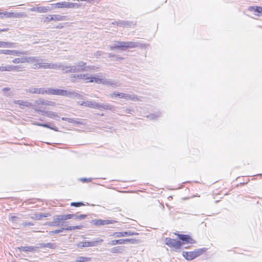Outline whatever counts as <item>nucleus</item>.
<instances>
[{"instance_id":"1","label":"nucleus","mask_w":262,"mask_h":262,"mask_svg":"<svg viewBox=\"0 0 262 262\" xmlns=\"http://www.w3.org/2000/svg\"><path fill=\"white\" fill-rule=\"evenodd\" d=\"M206 250L207 249L206 248H203L195 249L193 251H183L182 254L185 259L191 260L202 255Z\"/></svg>"},{"instance_id":"2","label":"nucleus","mask_w":262,"mask_h":262,"mask_svg":"<svg viewBox=\"0 0 262 262\" xmlns=\"http://www.w3.org/2000/svg\"><path fill=\"white\" fill-rule=\"evenodd\" d=\"M165 244L171 248L175 250H180L182 246V243L180 241H177L169 237L164 239Z\"/></svg>"},{"instance_id":"3","label":"nucleus","mask_w":262,"mask_h":262,"mask_svg":"<svg viewBox=\"0 0 262 262\" xmlns=\"http://www.w3.org/2000/svg\"><path fill=\"white\" fill-rule=\"evenodd\" d=\"M55 8H79L80 5L78 3H70L68 2H61L52 5Z\"/></svg>"},{"instance_id":"4","label":"nucleus","mask_w":262,"mask_h":262,"mask_svg":"<svg viewBox=\"0 0 262 262\" xmlns=\"http://www.w3.org/2000/svg\"><path fill=\"white\" fill-rule=\"evenodd\" d=\"M59 69H61L63 73H76L79 72V70L77 69L76 64L73 66H67L59 64Z\"/></svg>"},{"instance_id":"5","label":"nucleus","mask_w":262,"mask_h":262,"mask_svg":"<svg viewBox=\"0 0 262 262\" xmlns=\"http://www.w3.org/2000/svg\"><path fill=\"white\" fill-rule=\"evenodd\" d=\"M103 240L98 238L95 241L91 242H83L80 243L78 247L82 248L84 247H95L98 245V243L103 242Z\"/></svg>"},{"instance_id":"6","label":"nucleus","mask_w":262,"mask_h":262,"mask_svg":"<svg viewBox=\"0 0 262 262\" xmlns=\"http://www.w3.org/2000/svg\"><path fill=\"white\" fill-rule=\"evenodd\" d=\"M182 243V245L185 244H194L195 241L190 235L187 234H176Z\"/></svg>"},{"instance_id":"7","label":"nucleus","mask_w":262,"mask_h":262,"mask_svg":"<svg viewBox=\"0 0 262 262\" xmlns=\"http://www.w3.org/2000/svg\"><path fill=\"white\" fill-rule=\"evenodd\" d=\"M117 222L115 220H97L95 219L92 220L91 223H93L95 225L99 226L102 225H105L108 224H112Z\"/></svg>"},{"instance_id":"8","label":"nucleus","mask_w":262,"mask_h":262,"mask_svg":"<svg viewBox=\"0 0 262 262\" xmlns=\"http://www.w3.org/2000/svg\"><path fill=\"white\" fill-rule=\"evenodd\" d=\"M0 53L6 55L20 56V55L27 54V51H19L17 50H2Z\"/></svg>"},{"instance_id":"9","label":"nucleus","mask_w":262,"mask_h":262,"mask_svg":"<svg viewBox=\"0 0 262 262\" xmlns=\"http://www.w3.org/2000/svg\"><path fill=\"white\" fill-rule=\"evenodd\" d=\"M36 111L40 112L43 115H46V116L51 118H55L57 120H58L59 118V117L56 113L51 111L43 110L40 107H38Z\"/></svg>"},{"instance_id":"10","label":"nucleus","mask_w":262,"mask_h":262,"mask_svg":"<svg viewBox=\"0 0 262 262\" xmlns=\"http://www.w3.org/2000/svg\"><path fill=\"white\" fill-rule=\"evenodd\" d=\"M71 77L72 78L71 80L73 82H78V81L77 80V79H83V80H86L87 82L89 81V80L90 79V77H89L88 76V75L84 74L72 75Z\"/></svg>"},{"instance_id":"11","label":"nucleus","mask_w":262,"mask_h":262,"mask_svg":"<svg viewBox=\"0 0 262 262\" xmlns=\"http://www.w3.org/2000/svg\"><path fill=\"white\" fill-rule=\"evenodd\" d=\"M96 109L100 111L102 110H110L114 111L115 107L107 103H97Z\"/></svg>"},{"instance_id":"12","label":"nucleus","mask_w":262,"mask_h":262,"mask_svg":"<svg viewBox=\"0 0 262 262\" xmlns=\"http://www.w3.org/2000/svg\"><path fill=\"white\" fill-rule=\"evenodd\" d=\"M59 63H43L42 61L39 62L38 68L43 69H59Z\"/></svg>"},{"instance_id":"13","label":"nucleus","mask_w":262,"mask_h":262,"mask_svg":"<svg viewBox=\"0 0 262 262\" xmlns=\"http://www.w3.org/2000/svg\"><path fill=\"white\" fill-rule=\"evenodd\" d=\"M63 96H67L70 98H80L81 97V95L78 93H77L75 91L72 90H63Z\"/></svg>"},{"instance_id":"14","label":"nucleus","mask_w":262,"mask_h":262,"mask_svg":"<svg viewBox=\"0 0 262 262\" xmlns=\"http://www.w3.org/2000/svg\"><path fill=\"white\" fill-rule=\"evenodd\" d=\"M119 95L120 98H124L127 100H132L134 101L139 100L138 97L134 94H128L120 92Z\"/></svg>"},{"instance_id":"15","label":"nucleus","mask_w":262,"mask_h":262,"mask_svg":"<svg viewBox=\"0 0 262 262\" xmlns=\"http://www.w3.org/2000/svg\"><path fill=\"white\" fill-rule=\"evenodd\" d=\"M138 234L139 233L137 232L128 231L124 232H115L113 233V235L116 237H120L127 236L136 235Z\"/></svg>"},{"instance_id":"16","label":"nucleus","mask_w":262,"mask_h":262,"mask_svg":"<svg viewBox=\"0 0 262 262\" xmlns=\"http://www.w3.org/2000/svg\"><path fill=\"white\" fill-rule=\"evenodd\" d=\"M38 247L34 246H21L20 247H17L15 250L17 252L24 251V252H34L37 250Z\"/></svg>"},{"instance_id":"17","label":"nucleus","mask_w":262,"mask_h":262,"mask_svg":"<svg viewBox=\"0 0 262 262\" xmlns=\"http://www.w3.org/2000/svg\"><path fill=\"white\" fill-rule=\"evenodd\" d=\"M124 50H126L127 48H134L138 47H145V45L143 46L142 45V44H140L139 42H135L133 41H127V42H124Z\"/></svg>"},{"instance_id":"18","label":"nucleus","mask_w":262,"mask_h":262,"mask_svg":"<svg viewBox=\"0 0 262 262\" xmlns=\"http://www.w3.org/2000/svg\"><path fill=\"white\" fill-rule=\"evenodd\" d=\"M30 11H35L38 13H46L49 10H50L49 8L47 7H33L29 9Z\"/></svg>"},{"instance_id":"19","label":"nucleus","mask_w":262,"mask_h":262,"mask_svg":"<svg viewBox=\"0 0 262 262\" xmlns=\"http://www.w3.org/2000/svg\"><path fill=\"white\" fill-rule=\"evenodd\" d=\"M35 103L36 104V105H37H37L53 106L55 104V102H54L53 101H48V100H44L41 99H39L38 100H36L35 101Z\"/></svg>"},{"instance_id":"20","label":"nucleus","mask_w":262,"mask_h":262,"mask_svg":"<svg viewBox=\"0 0 262 262\" xmlns=\"http://www.w3.org/2000/svg\"><path fill=\"white\" fill-rule=\"evenodd\" d=\"M124 41H115L114 45L110 47L111 50H114L115 49L124 50Z\"/></svg>"},{"instance_id":"21","label":"nucleus","mask_w":262,"mask_h":262,"mask_svg":"<svg viewBox=\"0 0 262 262\" xmlns=\"http://www.w3.org/2000/svg\"><path fill=\"white\" fill-rule=\"evenodd\" d=\"M61 221L60 215L55 216L53 217V221L48 223V225L50 226H59Z\"/></svg>"},{"instance_id":"22","label":"nucleus","mask_w":262,"mask_h":262,"mask_svg":"<svg viewBox=\"0 0 262 262\" xmlns=\"http://www.w3.org/2000/svg\"><path fill=\"white\" fill-rule=\"evenodd\" d=\"M103 84L111 86L113 88L120 86V84L118 81L112 79H105Z\"/></svg>"},{"instance_id":"23","label":"nucleus","mask_w":262,"mask_h":262,"mask_svg":"<svg viewBox=\"0 0 262 262\" xmlns=\"http://www.w3.org/2000/svg\"><path fill=\"white\" fill-rule=\"evenodd\" d=\"M77 69L79 70V72L88 70V68H86V63L83 61H79L75 63Z\"/></svg>"},{"instance_id":"24","label":"nucleus","mask_w":262,"mask_h":262,"mask_svg":"<svg viewBox=\"0 0 262 262\" xmlns=\"http://www.w3.org/2000/svg\"><path fill=\"white\" fill-rule=\"evenodd\" d=\"M30 92L33 94H48V89H45L43 88H36V89H32L30 90Z\"/></svg>"},{"instance_id":"25","label":"nucleus","mask_w":262,"mask_h":262,"mask_svg":"<svg viewBox=\"0 0 262 262\" xmlns=\"http://www.w3.org/2000/svg\"><path fill=\"white\" fill-rule=\"evenodd\" d=\"M119 26L123 27H130L134 26L135 24L132 21L119 20Z\"/></svg>"},{"instance_id":"26","label":"nucleus","mask_w":262,"mask_h":262,"mask_svg":"<svg viewBox=\"0 0 262 262\" xmlns=\"http://www.w3.org/2000/svg\"><path fill=\"white\" fill-rule=\"evenodd\" d=\"M63 90L48 89V94L63 96Z\"/></svg>"},{"instance_id":"27","label":"nucleus","mask_w":262,"mask_h":262,"mask_svg":"<svg viewBox=\"0 0 262 262\" xmlns=\"http://www.w3.org/2000/svg\"><path fill=\"white\" fill-rule=\"evenodd\" d=\"M10 16H8V17H13L15 18H24L28 16L27 14L24 12H17V13H9Z\"/></svg>"},{"instance_id":"28","label":"nucleus","mask_w":262,"mask_h":262,"mask_svg":"<svg viewBox=\"0 0 262 262\" xmlns=\"http://www.w3.org/2000/svg\"><path fill=\"white\" fill-rule=\"evenodd\" d=\"M0 47L4 48H16V43L0 41Z\"/></svg>"},{"instance_id":"29","label":"nucleus","mask_w":262,"mask_h":262,"mask_svg":"<svg viewBox=\"0 0 262 262\" xmlns=\"http://www.w3.org/2000/svg\"><path fill=\"white\" fill-rule=\"evenodd\" d=\"M97 102H94V101H86L85 102H83L82 103H81L82 105H84L87 107H89L92 108L96 109L97 106Z\"/></svg>"},{"instance_id":"30","label":"nucleus","mask_w":262,"mask_h":262,"mask_svg":"<svg viewBox=\"0 0 262 262\" xmlns=\"http://www.w3.org/2000/svg\"><path fill=\"white\" fill-rule=\"evenodd\" d=\"M7 71H22L23 67L20 66L8 65Z\"/></svg>"},{"instance_id":"31","label":"nucleus","mask_w":262,"mask_h":262,"mask_svg":"<svg viewBox=\"0 0 262 262\" xmlns=\"http://www.w3.org/2000/svg\"><path fill=\"white\" fill-rule=\"evenodd\" d=\"M20 106H26L29 108H32L34 109V110L36 111L37 110L38 106L37 105H35L32 104L31 103L28 102V101H23L20 103Z\"/></svg>"},{"instance_id":"32","label":"nucleus","mask_w":262,"mask_h":262,"mask_svg":"<svg viewBox=\"0 0 262 262\" xmlns=\"http://www.w3.org/2000/svg\"><path fill=\"white\" fill-rule=\"evenodd\" d=\"M40 248H48L50 249H55L56 247L55 243H40L39 244Z\"/></svg>"},{"instance_id":"33","label":"nucleus","mask_w":262,"mask_h":262,"mask_svg":"<svg viewBox=\"0 0 262 262\" xmlns=\"http://www.w3.org/2000/svg\"><path fill=\"white\" fill-rule=\"evenodd\" d=\"M40 61H42V60L37 56L26 57V62H38Z\"/></svg>"},{"instance_id":"34","label":"nucleus","mask_w":262,"mask_h":262,"mask_svg":"<svg viewBox=\"0 0 262 262\" xmlns=\"http://www.w3.org/2000/svg\"><path fill=\"white\" fill-rule=\"evenodd\" d=\"M124 251V249L123 247L118 246L116 247H114L111 249V252L113 253H121Z\"/></svg>"},{"instance_id":"35","label":"nucleus","mask_w":262,"mask_h":262,"mask_svg":"<svg viewBox=\"0 0 262 262\" xmlns=\"http://www.w3.org/2000/svg\"><path fill=\"white\" fill-rule=\"evenodd\" d=\"M53 21H62L67 19L66 16H62L60 15H52Z\"/></svg>"},{"instance_id":"36","label":"nucleus","mask_w":262,"mask_h":262,"mask_svg":"<svg viewBox=\"0 0 262 262\" xmlns=\"http://www.w3.org/2000/svg\"><path fill=\"white\" fill-rule=\"evenodd\" d=\"M125 243H126V240H125V239H120L117 240H113L111 241L109 244L112 245H116L118 244H124Z\"/></svg>"},{"instance_id":"37","label":"nucleus","mask_w":262,"mask_h":262,"mask_svg":"<svg viewBox=\"0 0 262 262\" xmlns=\"http://www.w3.org/2000/svg\"><path fill=\"white\" fill-rule=\"evenodd\" d=\"M104 79H100L97 77H90V79L89 80V82H93L95 81L97 83H102L104 84Z\"/></svg>"},{"instance_id":"38","label":"nucleus","mask_w":262,"mask_h":262,"mask_svg":"<svg viewBox=\"0 0 262 262\" xmlns=\"http://www.w3.org/2000/svg\"><path fill=\"white\" fill-rule=\"evenodd\" d=\"M14 63H25L26 62V57L22 58H16L12 60Z\"/></svg>"},{"instance_id":"39","label":"nucleus","mask_w":262,"mask_h":262,"mask_svg":"<svg viewBox=\"0 0 262 262\" xmlns=\"http://www.w3.org/2000/svg\"><path fill=\"white\" fill-rule=\"evenodd\" d=\"M91 260V258L90 257H85L83 256H79L77 257V259L76 260V262H85V261H89Z\"/></svg>"},{"instance_id":"40","label":"nucleus","mask_w":262,"mask_h":262,"mask_svg":"<svg viewBox=\"0 0 262 262\" xmlns=\"http://www.w3.org/2000/svg\"><path fill=\"white\" fill-rule=\"evenodd\" d=\"M61 221H65L73 217L74 214L60 215Z\"/></svg>"},{"instance_id":"41","label":"nucleus","mask_w":262,"mask_h":262,"mask_svg":"<svg viewBox=\"0 0 262 262\" xmlns=\"http://www.w3.org/2000/svg\"><path fill=\"white\" fill-rule=\"evenodd\" d=\"M251 9L253 10L254 12H257L260 15H262V7H251Z\"/></svg>"},{"instance_id":"42","label":"nucleus","mask_w":262,"mask_h":262,"mask_svg":"<svg viewBox=\"0 0 262 262\" xmlns=\"http://www.w3.org/2000/svg\"><path fill=\"white\" fill-rule=\"evenodd\" d=\"M160 116V113H158L155 114H150L148 116H147V117L149 118L150 120H155L157 119Z\"/></svg>"},{"instance_id":"43","label":"nucleus","mask_w":262,"mask_h":262,"mask_svg":"<svg viewBox=\"0 0 262 262\" xmlns=\"http://www.w3.org/2000/svg\"><path fill=\"white\" fill-rule=\"evenodd\" d=\"M49 216V214H42V213H39V214H36L35 215V219L36 220H40L42 217H47Z\"/></svg>"},{"instance_id":"44","label":"nucleus","mask_w":262,"mask_h":262,"mask_svg":"<svg viewBox=\"0 0 262 262\" xmlns=\"http://www.w3.org/2000/svg\"><path fill=\"white\" fill-rule=\"evenodd\" d=\"M64 231V229H63V228H61L60 229H58V230H54V231H50L49 232V234L50 235H53V234H58V233H59L62 231Z\"/></svg>"},{"instance_id":"45","label":"nucleus","mask_w":262,"mask_h":262,"mask_svg":"<svg viewBox=\"0 0 262 262\" xmlns=\"http://www.w3.org/2000/svg\"><path fill=\"white\" fill-rule=\"evenodd\" d=\"M84 205V204L81 202H72L71 204V206H74L76 207H80Z\"/></svg>"},{"instance_id":"46","label":"nucleus","mask_w":262,"mask_h":262,"mask_svg":"<svg viewBox=\"0 0 262 262\" xmlns=\"http://www.w3.org/2000/svg\"><path fill=\"white\" fill-rule=\"evenodd\" d=\"M125 240H126V243H132L133 244H136L139 243V240L136 239H133V238L128 239V238H127V239H125Z\"/></svg>"},{"instance_id":"47","label":"nucleus","mask_w":262,"mask_h":262,"mask_svg":"<svg viewBox=\"0 0 262 262\" xmlns=\"http://www.w3.org/2000/svg\"><path fill=\"white\" fill-rule=\"evenodd\" d=\"M119 94H120V92H115L113 93H111L109 96L111 98L115 99L117 97H119Z\"/></svg>"},{"instance_id":"48","label":"nucleus","mask_w":262,"mask_h":262,"mask_svg":"<svg viewBox=\"0 0 262 262\" xmlns=\"http://www.w3.org/2000/svg\"><path fill=\"white\" fill-rule=\"evenodd\" d=\"M69 122H70V123H72L73 124H82L81 122L78 121L76 119L71 118H70Z\"/></svg>"},{"instance_id":"49","label":"nucleus","mask_w":262,"mask_h":262,"mask_svg":"<svg viewBox=\"0 0 262 262\" xmlns=\"http://www.w3.org/2000/svg\"><path fill=\"white\" fill-rule=\"evenodd\" d=\"M53 20V16L52 15H48L47 17H46L45 20H43L44 22H50L51 21Z\"/></svg>"},{"instance_id":"50","label":"nucleus","mask_w":262,"mask_h":262,"mask_svg":"<svg viewBox=\"0 0 262 262\" xmlns=\"http://www.w3.org/2000/svg\"><path fill=\"white\" fill-rule=\"evenodd\" d=\"M86 68H88V70H85V71L88 72H94L96 71V68L94 66H86Z\"/></svg>"},{"instance_id":"51","label":"nucleus","mask_w":262,"mask_h":262,"mask_svg":"<svg viewBox=\"0 0 262 262\" xmlns=\"http://www.w3.org/2000/svg\"><path fill=\"white\" fill-rule=\"evenodd\" d=\"M8 16H10L9 12H0V17L3 18L4 17H8Z\"/></svg>"},{"instance_id":"52","label":"nucleus","mask_w":262,"mask_h":262,"mask_svg":"<svg viewBox=\"0 0 262 262\" xmlns=\"http://www.w3.org/2000/svg\"><path fill=\"white\" fill-rule=\"evenodd\" d=\"M92 179L91 178H81L80 179V181L83 183H88L92 181Z\"/></svg>"},{"instance_id":"53","label":"nucleus","mask_w":262,"mask_h":262,"mask_svg":"<svg viewBox=\"0 0 262 262\" xmlns=\"http://www.w3.org/2000/svg\"><path fill=\"white\" fill-rule=\"evenodd\" d=\"M63 229H64V230H66V231H71V230H74V226H69L67 228H63Z\"/></svg>"},{"instance_id":"54","label":"nucleus","mask_w":262,"mask_h":262,"mask_svg":"<svg viewBox=\"0 0 262 262\" xmlns=\"http://www.w3.org/2000/svg\"><path fill=\"white\" fill-rule=\"evenodd\" d=\"M87 216L85 214H80L78 215V220H82L84 219Z\"/></svg>"},{"instance_id":"55","label":"nucleus","mask_w":262,"mask_h":262,"mask_svg":"<svg viewBox=\"0 0 262 262\" xmlns=\"http://www.w3.org/2000/svg\"><path fill=\"white\" fill-rule=\"evenodd\" d=\"M23 225L24 226H33V223H31V222H24L23 223Z\"/></svg>"},{"instance_id":"56","label":"nucleus","mask_w":262,"mask_h":262,"mask_svg":"<svg viewBox=\"0 0 262 262\" xmlns=\"http://www.w3.org/2000/svg\"><path fill=\"white\" fill-rule=\"evenodd\" d=\"M125 112L127 114H132L133 110L131 108H126L125 110Z\"/></svg>"},{"instance_id":"57","label":"nucleus","mask_w":262,"mask_h":262,"mask_svg":"<svg viewBox=\"0 0 262 262\" xmlns=\"http://www.w3.org/2000/svg\"><path fill=\"white\" fill-rule=\"evenodd\" d=\"M14 95V93L12 92H8L7 93H5L4 94L5 96L7 97H11Z\"/></svg>"},{"instance_id":"58","label":"nucleus","mask_w":262,"mask_h":262,"mask_svg":"<svg viewBox=\"0 0 262 262\" xmlns=\"http://www.w3.org/2000/svg\"><path fill=\"white\" fill-rule=\"evenodd\" d=\"M10 90V88H4L2 89V91L4 93V94L5 93H7V92H8V91H9Z\"/></svg>"},{"instance_id":"59","label":"nucleus","mask_w":262,"mask_h":262,"mask_svg":"<svg viewBox=\"0 0 262 262\" xmlns=\"http://www.w3.org/2000/svg\"><path fill=\"white\" fill-rule=\"evenodd\" d=\"M101 54H102V52L101 51H97L96 52L95 54H94V55L95 56H96L97 58H98L99 56H101Z\"/></svg>"},{"instance_id":"60","label":"nucleus","mask_w":262,"mask_h":262,"mask_svg":"<svg viewBox=\"0 0 262 262\" xmlns=\"http://www.w3.org/2000/svg\"><path fill=\"white\" fill-rule=\"evenodd\" d=\"M7 66H5V67H3V66H1L0 67V71H7Z\"/></svg>"},{"instance_id":"61","label":"nucleus","mask_w":262,"mask_h":262,"mask_svg":"<svg viewBox=\"0 0 262 262\" xmlns=\"http://www.w3.org/2000/svg\"><path fill=\"white\" fill-rule=\"evenodd\" d=\"M49 128H50L51 129H53L55 131H58V129H57V128L55 126H52L50 124V126H49Z\"/></svg>"},{"instance_id":"62","label":"nucleus","mask_w":262,"mask_h":262,"mask_svg":"<svg viewBox=\"0 0 262 262\" xmlns=\"http://www.w3.org/2000/svg\"><path fill=\"white\" fill-rule=\"evenodd\" d=\"M21 101H22V100H15L13 101V102L15 104H18L20 105Z\"/></svg>"},{"instance_id":"63","label":"nucleus","mask_w":262,"mask_h":262,"mask_svg":"<svg viewBox=\"0 0 262 262\" xmlns=\"http://www.w3.org/2000/svg\"><path fill=\"white\" fill-rule=\"evenodd\" d=\"M119 20L118 21H115L113 22L112 23V24L114 25H117L118 26H119Z\"/></svg>"},{"instance_id":"64","label":"nucleus","mask_w":262,"mask_h":262,"mask_svg":"<svg viewBox=\"0 0 262 262\" xmlns=\"http://www.w3.org/2000/svg\"><path fill=\"white\" fill-rule=\"evenodd\" d=\"M82 228V226H74V230L76 229H81Z\"/></svg>"}]
</instances>
